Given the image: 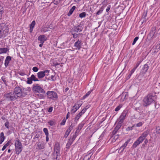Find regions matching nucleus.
I'll list each match as a JSON object with an SVG mask.
<instances>
[{
    "label": "nucleus",
    "instance_id": "5",
    "mask_svg": "<svg viewBox=\"0 0 160 160\" xmlns=\"http://www.w3.org/2000/svg\"><path fill=\"white\" fill-rule=\"evenodd\" d=\"M47 98L52 100H56L58 98L57 93L53 91H48L46 93Z\"/></svg>",
    "mask_w": 160,
    "mask_h": 160
},
{
    "label": "nucleus",
    "instance_id": "39",
    "mask_svg": "<svg viewBox=\"0 0 160 160\" xmlns=\"http://www.w3.org/2000/svg\"><path fill=\"white\" fill-rule=\"evenodd\" d=\"M76 30L77 32H78V31H79L80 32H81L82 31V29L81 28V27L79 26H78L76 28Z\"/></svg>",
    "mask_w": 160,
    "mask_h": 160
},
{
    "label": "nucleus",
    "instance_id": "64",
    "mask_svg": "<svg viewBox=\"0 0 160 160\" xmlns=\"http://www.w3.org/2000/svg\"><path fill=\"white\" fill-rule=\"evenodd\" d=\"M132 129V127H128V128L126 129L127 131H129Z\"/></svg>",
    "mask_w": 160,
    "mask_h": 160
},
{
    "label": "nucleus",
    "instance_id": "43",
    "mask_svg": "<svg viewBox=\"0 0 160 160\" xmlns=\"http://www.w3.org/2000/svg\"><path fill=\"white\" fill-rule=\"evenodd\" d=\"M86 110H87V108H84L79 113L82 115L86 111Z\"/></svg>",
    "mask_w": 160,
    "mask_h": 160
},
{
    "label": "nucleus",
    "instance_id": "29",
    "mask_svg": "<svg viewBox=\"0 0 160 160\" xmlns=\"http://www.w3.org/2000/svg\"><path fill=\"white\" fill-rule=\"evenodd\" d=\"M82 115L79 113L75 117V122H77L80 118Z\"/></svg>",
    "mask_w": 160,
    "mask_h": 160
},
{
    "label": "nucleus",
    "instance_id": "37",
    "mask_svg": "<svg viewBox=\"0 0 160 160\" xmlns=\"http://www.w3.org/2000/svg\"><path fill=\"white\" fill-rule=\"evenodd\" d=\"M70 132V131L67 130L64 135V137L66 138L68 136Z\"/></svg>",
    "mask_w": 160,
    "mask_h": 160
},
{
    "label": "nucleus",
    "instance_id": "33",
    "mask_svg": "<svg viewBox=\"0 0 160 160\" xmlns=\"http://www.w3.org/2000/svg\"><path fill=\"white\" fill-rule=\"evenodd\" d=\"M86 13L85 12H82L80 13L79 15V16L80 18H82L85 17Z\"/></svg>",
    "mask_w": 160,
    "mask_h": 160
},
{
    "label": "nucleus",
    "instance_id": "32",
    "mask_svg": "<svg viewBox=\"0 0 160 160\" xmlns=\"http://www.w3.org/2000/svg\"><path fill=\"white\" fill-rule=\"evenodd\" d=\"M103 10V8L102 7L101 8H100L99 10L96 13V15H99L102 12Z\"/></svg>",
    "mask_w": 160,
    "mask_h": 160
},
{
    "label": "nucleus",
    "instance_id": "8",
    "mask_svg": "<svg viewBox=\"0 0 160 160\" xmlns=\"http://www.w3.org/2000/svg\"><path fill=\"white\" fill-rule=\"evenodd\" d=\"M49 72V70H46L38 72L37 74L38 78L39 79L43 78L45 76L46 73H48Z\"/></svg>",
    "mask_w": 160,
    "mask_h": 160
},
{
    "label": "nucleus",
    "instance_id": "60",
    "mask_svg": "<svg viewBox=\"0 0 160 160\" xmlns=\"http://www.w3.org/2000/svg\"><path fill=\"white\" fill-rule=\"evenodd\" d=\"M119 137L118 135H117L114 136V141H115Z\"/></svg>",
    "mask_w": 160,
    "mask_h": 160
},
{
    "label": "nucleus",
    "instance_id": "46",
    "mask_svg": "<svg viewBox=\"0 0 160 160\" xmlns=\"http://www.w3.org/2000/svg\"><path fill=\"white\" fill-rule=\"evenodd\" d=\"M18 73L21 76H23L26 75V73L20 71L18 72Z\"/></svg>",
    "mask_w": 160,
    "mask_h": 160
},
{
    "label": "nucleus",
    "instance_id": "48",
    "mask_svg": "<svg viewBox=\"0 0 160 160\" xmlns=\"http://www.w3.org/2000/svg\"><path fill=\"white\" fill-rule=\"evenodd\" d=\"M38 70V68L36 67H34L32 68V70L34 72H37Z\"/></svg>",
    "mask_w": 160,
    "mask_h": 160
},
{
    "label": "nucleus",
    "instance_id": "52",
    "mask_svg": "<svg viewBox=\"0 0 160 160\" xmlns=\"http://www.w3.org/2000/svg\"><path fill=\"white\" fill-rule=\"evenodd\" d=\"M125 148V147H124L123 145H122L120 148L119 151L121 150V151L120 152H122L124 150Z\"/></svg>",
    "mask_w": 160,
    "mask_h": 160
},
{
    "label": "nucleus",
    "instance_id": "24",
    "mask_svg": "<svg viewBox=\"0 0 160 160\" xmlns=\"http://www.w3.org/2000/svg\"><path fill=\"white\" fill-rule=\"evenodd\" d=\"M78 130H77L75 133L72 136V138H70L69 140L72 141V142L75 140V138H76L77 136L78 135V134L77 132H78Z\"/></svg>",
    "mask_w": 160,
    "mask_h": 160
},
{
    "label": "nucleus",
    "instance_id": "57",
    "mask_svg": "<svg viewBox=\"0 0 160 160\" xmlns=\"http://www.w3.org/2000/svg\"><path fill=\"white\" fill-rule=\"evenodd\" d=\"M130 141V139L128 140L127 141H126L123 145L125 148L127 146L128 143Z\"/></svg>",
    "mask_w": 160,
    "mask_h": 160
},
{
    "label": "nucleus",
    "instance_id": "49",
    "mask_svg": "<svg viewBox=\"0 0 160 160\" xmlns=\"http://www.w3.org/2000/svg\"><path fill=\"white\" fill-rule=\"evenodd\" d=\"M136 68L135 67H134L133 68V69H132L130 71V77L131 76V75L135 71V70L136 69Z\"/></svg>",
    "mask_w": 160,
    "mask_h": 160
},
{
    "label": "nucleus",
    "instance_id": "25",
    "mask_svg": "<svg viewBox=\"0 0 160 160\" xmlns=\"http://www.w3.org/2000/svg\"><path fill=\"white\" fill-rule=\"evenodd\" d=\"M76 8V7L75 6H73L72 8L70 10L68 14V16H70L73 12L74 10Z\"/></svg>",
    "mask_w": 160,
    "mask_h": 160
},
{
    "label": "nucleus",
    "instance_id": "31",
    "mask_svg": "<svg viewBox=\"0 0 160 160\" xmlns=\"http://www.w3.org/2000/svg\"><path fill=\"white\" fill-rule=\"evenodd\" d=\"M54 154H56V157H57L60 155V151L58 150L54 149Z\"/></svg>",
    "mask_w": 160,
    "mask_h": 160
},
{
    "label": "nucleus",
    "instance_id": "47",
    "mask_svg": "<svg viewBox=\"0 0 160 160\" xmlns=\"http://www.w3.org/2000/svg\"><path fill=\"white\" fill-rule=\"evenodd\" d=\"M143 123L142 122H140L136 124V125L137 127H139L141 126Z\"/></svg>",
    "mask_w": 160,
    "mask_h": 160
},
{
    "label": "nucleus",
    "instance_id": "61",
    "mask_svg": "<svg viewBox=\"0 0 160 160\" xmlns=\"http://www.w3.org/2000/svg\"><path fill=\"white\" fill-rule=\"evenodd\" d=\"M52 110H53L52 107H50L49 108V109L48 110V112H50L52 111Z\"/></svg>",
    "mask_w": 160,
    "mask_h": 160
},
{
    "label": "nucleus",
    "instance_id": "42",
    "mask_svg": "<svg viewBox=\"0 0 160 160\" xmlns=\"http://www.w3.org/2000/svg\"><path fill=\"white\" fill-rule=\"evenodd\" d=\"M4 125L8 129L9 128V122L8 121L6 122L5 123Z\"/></svg>",
    "mask_w": 160,
    "mask_h": 160
},
{
    "label": "nucleus",
    "instance_id": "4",
    "mask_svg": "<svg viewBox=\"0 0 160 160\" xmlns=\"http://www.w3.org/2000/svg\"><path fill=\"white\" fill-rule=\"evenodd\" d=\"M4 98L5 99L8 100H14L17 99L13 92H10L5 93L4 95Z\"/></svg>",
    "mask_w": 160,
    "mask_h": 160
},
{
    "label": "nucleus",
    "instance_id": "26",
    "mask_svg": "<svg viewBox=\"0 0 160 160\" xmlns=\"http://www.w3.org/2000/svg\"><path fill=\"white\" fill-rule=\"evenodd\" d=\"M49 125L51 126H53L55 125L56 121L54 120H50L48 122Z\"/></svg>",
    "mask_w": 160,
    "mask_h": 160
},
{
    "label": "nucleus",
    "instance_id": "13",
    "mask_svg": "<svg viewBox=\"0 0 160 160\" xmlns=\"http://www.w3.org/2000/svg\"><path fill=\"white\" fill-rule=\"evenodd\" d=\"M40 42L44 43L47 40V38L44 35H41L39 36L38 38Z\"/></svg>",
    "mask_w": 160,
    "mask_h": 160
},
{
    "label": "nucleus",
    "instance_id": "55",
    "mask_svg": "<svg viewBox=\"0 0 160 160\" xmlns=\"http://www.w3.org/2000/svg\"><path fill=\"white\" fill-rule=\"evenodd\" d=\"M72 34L73 35V38H77L78 36V34L76 33H73Z\"/></svg>",
    "mask_w": 160,
    "mask_h": 160
},
{
    "label": "nucleus",
    "instance_id": "45",
    "mask_svg": "<svg viewBox=\"0 0 160 160\" xmlns=\"http://www.w3.org/2000/svg\"><path fill=\"white\" fill-rule=\"evenodd\" d=\"M156 132L158 134H160V127H158L156 128Z\"/></svg>",
    "mask_w": 160,
    "mask_h": 160
},
{
    "label": "nucleus",
    "instance_id": "50",
    "mask_svg": "<svg viewBox=\"0 0 160 160\" xmlns=\"http://www.w3.org/2000/svg\"><path fill=\"white\" fill-rule=\"evenodd\" d=\"M125 148V147H124L123 145H122L120 148L119 151L121 150V151L120 152H122L124 150Z\"/></svg>",
    "mask_w": 160,
    "mask_h": 160
},
{
    "label": "nucleus",
    "instance_id": "53",
    "mask_svg": "<svg viewBox=\"0 0 160 160\" xmlns=\"http://www.w3.org/2000/svg\"><path fill=\"white\" fill-rule=\"evenodd\" d=\"M127 95L126 94L125 96H124V95H122L121 96V100L122 101H124V100L125 99Z\"/></svg>",
    "mask_w": 160,
    "mask_h": 160
},
{
    "label": "nucleus",
    "instance_id": "63",
    "mask_svg": "<svg viewBox=\"0 0 160 160\" xmlns=\"http://www.w3.org/2000/svg\"><path fill=\"white\" fill-rule=\"evenodd\" d=\"M110 8V5L108 6V7H107V8L106 9V12H108Z\"/></svg>",
    "mask_w": 160,
    "mask_h": 160
},
{
    "label": "nucleus",
    "instance_id": "14",
    "mask_svg": "<svg viewBox=\"0 0 160 160\" xmlns=\"http://www.w3.org/2000/svg\"><path fill=\"white\" fill-rule=\"evenodd\" d=\"M81 41L80 40H78L74 44V46L77 49L79 50L81 48Z\"/></svg>",
    "mask_w": 160,
    "mask_h": 160
},
{
    "label": "nucleus",
    "instance_id": "27",
    "mask_svg": "<svg viewBox=\"0 0 160 160\" xmlns=\"http://www.w3.org/2000/svg\"><path fill=\"white\" fill-rule=\"evenodd\" d=\"M8 51V49L7 48H0V54L2 53H6Z\"/></svg>",
    "mask_w": 160,
    "mask_h": 160
},
{
    "label": "nucleus",
    "instance_id": "19",
    "mask_svg": "<svg viewBox=\"0 0 160 160\" xmlns=\"http://www.w3.org/2000/svg\"><path fill=\"white\" fill-rule=\"evenodd\" d=\"M122 124H120L119 122H118V124L117 125V126L115 127V128L114 129L113 132V133L115 134L118 130L120 128Z\"/></svg>",
    "mask_w": 160,
    "mask_h": 160
},
{
    "label": "nucleus",
    "instance_id": "11",
    "mask_svg": "<svg viewBox=\"0 0 160 160\" xmlns=\"http://www.w3.org/2000/svg\"><path fill=\"white\" fill-rule=\"evenodd\" d=\"M82 105V104L79 103L78 102L75 103L72 109V112L74 113Z\"/></svg>",
    "mask_w": 160,
    "mask_h": 160
},
{
    "label": "nucleus",
    "instance_id": "7",
    "mask_svg": "<svg viewBox=\"0 0 160 160\" xmlns=\"http://www.w3.org/2000/svg\"><path fill=\"white\" fill-rule=\"evenodd\" d=\"M128 113V111L127 110H124L121 113L118 119V122H119L120 124H122V123Z\"/></svg>",
    "mask_w": 160,
    "mask_h": 160
},
{
    "label": "nucleus",
    "instance_id": "30",
    "mask_svg": "<svg viewBox=\"0 0 160 160\" xmlns=\"http://www.w3.org/2000/svg\"><path fill=\"white\" fill-rule=\"evenodd\" d=\"M92 91V90H91L89 91L88 92L86 93V94L83 97L82 99H84L86 97H88L90 95V94L91 93Z\"/></svg>",
    "mask_w": 160,
    "mask_h": 160
},
{
    "label": "nucleus",
    "instance_id": "41",
    "mask_svg": "<svg viewBox=\"0 0 160 160\" xmlns=\"http://www.w3.org/2000/svg\"><path fill=\"white\" fill-rule=\"evenodd\" d=\"M83 126V125L82 124H79L77 129L78 130V132H79L80 130L82 129Z\"/></svg>",
    "mask_w": 160,
    "mask_h": 160
},
{
    "label": "nucleus",
    "instance_id": "40",
    "mask_svg": "<svg viewBox=\"0 0 160 160\" xmlns=\"http://www.w3.org/2000/svg\"><path fill=\"white\" fill-rule=\"evenodd\" d=\"M138 38H139V37H136L134 38V40H133V42L132 43V45H134L135 44L136 42L138 40Z\"/></svg>",
    "mask_w": 160,
    "mask_h": 160
},
{
    "label": "nucleus",
    "instance_id": "17",
    "mask_svg": "<svg viewBox=\"0 0 160 160\" xmlns=\"http://www.w3.org/2000/svg\"><path fill=\"white\" fill-rule=\"evenodd\" d=\"M149 67L147 64H145L142 69V72L143 73H145L148 71Z\"/></svg>",
    "mask_w": 160,
    "mask_h": 160
},
{
    "label": "nucleus",
    "instance_id": "59",
    "mask_svg": "<svg viewBox=\"0 0 160 160\" xmlns=\"http://www.w3.org/2000/svg\"><path fill=\"white\" fill-rule=\"evenodd\" d=\"M75 32H77L75 28L72 29L71 30V32L72 33V34H73V33H75Z\"/></svg>",
    "mask_w": 160,
    "mask_h": 160
},
{
    "label": "nucleus",
    "instance_id": "38",
    "mask_svg": "<svg viewBox=\"0 0 160 160\" xmlns=\"http://www.w3.org/2000/svg\"><path fill=\"white\" fill-rule=\"evenodd\" d=\"M43 131L46 136L48 135V130L47 128H44L43 129Z\"/></svg>",
    "mask_w": 160,
    "mask_h": 160
},
{
    "label": "nucleus",
    "instance_id": "44",
    "mask_svg": "<svg viewBox=\"0 0 160 160\" xmlns=\"http://www.w3.org/2000/svg\"><path fill=\"white\" fill-rule=\"evenodd\" d=\"M122 105H119L118 107H117L115 109V111H117L120 110V108L122 107Z\"/></svg>",
    "mask_w": 160,
    "mask_h": 160
},
{
    "label": "nucleus",
    "instance_id": "58",
    "mask_svg": "<svg viewBox=\"0 0 160 160\" xmlns=\"http://www.w3.org/2000/svg\"><path fill=\"white\" fill-rule=\"evenodd\" d=\"M73 127V126H72V125H71V126H70L69 128L67 130L70 131L71 132V131Z\"/></svg>",
    "mask_w": 160,
    "mask_h": 160
},
{
    "label": "nucleus",
    "instance_id": "21",
    "mask_svg": "<svg viewBox=\"0 0 160 160\" xmlns=\"http://www.w3.org/2000/svg\"><path fill=\"white\" fill-rule=\"evenodd\" d=\"M43 92H41L40 93L42 94H38L39 98L40 99H44L46 97V92L45 91Z\"/></svg>",
    "mask_w": 160,
    "mask_h": 160
},
{
    "label": "nucleus",
    "instance_id": "28",
    "mask_svg": "<svg viewBox=\"0 0 160 160\" xmlns=\"http://www.w3.org/2000/svg\"><path fill=\"white\" fill-rule=\"evenodd\" d=\"M156 32V29L155 28H152V31L150 32V34L151 35H152V37L154 38V34H155V33Z\"/></svg>",
    "mask_w": 160,
    "mask_h": 160
},
{
    "label": "nucleus",
    "instance_id": "22",
    "mask_svg": "<svg viewBox=\"0 0 160 160\" xmlns=\"http://www.w3.org/2000/svg\"><path fill=\"white\" fill-rule=\"evenodd\" d=\"M35 22L34 21H32V23L30 25V32H32L33 28L35 25Z\"/></svg>",
    "mask_w": 160,
    "mask_h": 160
},
{
    "label": "nucleus",
    "instance_id": "56",
    "mask_svg": "<svg viewBox=\"0 0 160 160\" xmlns=\"http://www.w3.org/2000/svg\"><path fill=\"white\" fill-rule=\"evenodd\" d=\"M130 141V139L128 140L127 141H126L123 145L125 148L127 146L128 143Z\"/></svg>",
    "mask_w": 160,
    "mask_h": 160
},
{
    "label": "nucleus",
    "instance_id": "16",
    "mask_svg": "<svg viewBox=\"0 0 160 160\" xmlns=\"http://www.w3.org/2000/svg\"><path fill=\"white\" fill-rule=\"evenodd\" d=\"M11 57L10 56H7L5 60V65L6 67H7L8 65V64L9 63V62L11 60Z\"/></svg>",
    "mask_w": 160,
    "mask_h": 160
},
{
    "label": "nucleus",
    "instance_id": "3",
    "mask_svg": "<svg viewBox=\"0 0 160 160\" xmlns=\"http://www.w3.org/2000/svg\"><path fill=\"white\" fill-rule=\"evenodd\" d=\"M15 145L16 154L18 155L22 150V146L19 140L17 138L15 140Z\"/></svg>",
    "mask_w": 160,
    "mask_h": 160
},
{
    "label": "nucleus",
    "instance_id": "35",
    "mask_svg": "<svg viewBox=\"0 0 160 160\" xmlns=\"http://www.w3.org/2000/svg\"><path fill=\"white\" fill-rule=\"evenodd\" d=\"M9 144L10 143L9 142H7L3 147L2 148V150H4L7 148V147L9 145Z\"/></svg>",
    "mask_w": 160,
    "mask_h": 160
},
{
    "label": "nucleus",
    "instance_id": "20",
    "mask_svg": "<svg viewBox=\"0 0 160 160\" xmlns=\"http://www.w3.org/2000/svg\"><path fill=\"white\" fill-rule=\"evenodd\" d=\"M92 154V153H89L84 156L83 160H89L91 158Z\"/></svg>",
    "mask_w": 160,
    "mask_h": 160
},
{
    "label": "nucleus",
    "instance_id": "9",
    "mask_svg": "<svg viewBox=\"0 0 160 160\" xmlns=\"http://www.w3.org/2000/svg\"><path fill=\"white\" fill-rule=\"evenodd\" d=\"M32 81H38L39 80L36 78L34 75L32 74L30 77L28 78L27 83L29 84H31L32 83Z\"/></svg>",
    "mask_w": 160,
    "mask_h": 160
},
{
    "label": "nucleus",
    "instance_id": "12",
    "mask_svg": "<svg viewBox=\"0 0 160 160\" xmlns=\"http://www.w3.org/2000/svg\"><path fill=\"white\" fill-rule=\"evenodd\" d=\"M149 133V132L148 131L144 132L138 138L139 139L142 140V141L145 139V138L147 137Z\"/></svg>",
    "mask_w": 160,
    "mask_h": 160
},
{
    "label": "nucleus",
    "instance_id": "2",
    "mask_svg": "<svg viewBox=\"0 0 160 160\" xmlns=\"http://www.w3.org/2000/svg\"><path fill=\"white\" fill-rule=\"evenodd\" d=\"M156 99V96L155 95L150 93L146 96L143 99V104L145 106L150 104Z\"/></svg>",
    "mask_w": 160,
    "mask_h": 160
},
{
    "label": "nucleus",
    "instance_id": "51",
    "mask_svg": "<svg viewBox=\"0 0 160 160\" xmlns=\"http://www.w3.org/2000/svg\"><path fill=\"white\" fill-rule=\"evenodd\" d=\"M125 148V147H124L123 145H122L120 148L119 151L121 150V151L120 152H122L124 150Z\"/></svg>",
    "mask_w": 160,
    "mask_h": 160
},
{
    "label": "nucleus",
    "instance_id": "18",
    "mask_svg": "<svg viewBox=\"0 0 160 160\" xmlns=\"http://www.w3.org/2000/svg\"><path fill=\"white\" fill-rule=\"evenodd\" d=\"M51 29V28H50L49 26L47 27H44L42 28H41V32H46L50 31Z\"/></svg>",
    "mask_w": 160,
    "mask_h": 160
},
{
    "label": "nucleus",
    "instance_id": "6",
    "mask_svg": "<svg viewBox=\"0 0 160 160\" xmlns=\"http://www.w3.org/2000/svg\"><path fill=\"white\" fill-rule=\"evenodd\" d=\"M32 90L34 93H40L45 90L38 84L33 85L32 86Z\"/></svg>",
    "mask_w": 160,
    "mask_h": 160
},
{
    "label": "nucleus",
    "instance_id": "54",
    "mask_svg": "<svg viewBox=\"0 0 160 160\" xmlns=\"http://www.w3.org/2000/svg\"><path fill=\"white\" fill-rule=\"evenodd\" d=\"M66 120L65 119H63L60 123L61 125H65Z\"/></svg>",
    "mask_w": 160,
    "mask_h": 160
},
{
    "label": "nucleus",
    "instance_id": "10",
    "mask_svg": "<svg viewBox=\"0 0 160 160\" xmlns=\"http://www.w3.org/2000/svg\"><path fill=\"white\" fill-rule=\"evenodd\" d=\"M5 25L0 24V38L5 35V33L6 31H5Z\"/></svg>",
    "mask_w": 160,
    "mask_h": 160
},
{
    "label": "nucleus",
    "instance_id": "62",
    "mask_svg": "<svg viewBox=\"0 0 160 160\" xmlns=\"http://www.w3.org/2000/svg\"><path fill=\"white\" fill-rule=\"evenodd\" d=\"M140 62H137V63L136 64V66H135L134 67L136 68H137L138 67V66L140 64Z\"/></svg>",
    "mask_w": 160,
    "mask_h": 160
},
{
    "label": "nucleus",
    "instance_id": "34",
    "mask_svg": "<svg viewBox=\"0 0 160 160\" xmlns=\"http://www.w3.org/2000/svg\"><path fill=\"white\" fill-rule=\"evenodd\" d=\"M72 142L69 140L68 142L67 143L66 145V148H69L71 144L72 143Z\"/></svg>",
    "mask_w": 160,
    "mask_h": 160
},
{
    "label": "nucleus",
    "instance_id": "23",
    "mask_svg": "<svg viewBox=\"0 0 160 160\" xmlns=\"http://www.w3.org/2000/svg\"><path fill=\"white\" fill-rule=\"evenodd\" d=\"M5 139V137L4 136V133L2 132L0 133V144H1L3 142Z\"/></svg>",
    "mask_w": 160,
    "mask_h": 160
},
{
    "label": "nucleus",
    "instance_id": "36",
    "mask_svg": "<svg viewBox=\"0 0 160 160\" xmlns=\"http://www.w3.org/2000/svg\"><path fill=\"white\" fill-rule=\"evenodd\" d=\"M54 149H57L58 150H60L59 144L58 142L56 143Z\"/></svg>",
    "mask_w": 160,
    "mask_h": 160
},
{
    "label": "nucleus",
    "instance_id": "15",
    "mask_svg": "<svg viewBox=\"0 0 160 160\" xmlns=\"http://www.w3.org/2000/svg\"><path fill=\"white\" fill-rule=\"evenodd\" d=\"M142 142L140 139H139V138H138L137 140L133 143L132 146V147L134 148H136L138 145L141 143Z\"/></svg>",
    "mask_w": 160,
    "mask_h": 160
},
{
    "label": "nucleus",
    "instance_id": "1",
    "mask_svg": "<svg viewBox=\"0 0 160 160\" xmlns=\"http://www.w3.org/2000/svg\"><path fill=\"white\" fill-rule=\"evenodd\" d=\"M26 88H21L19 87H16L14 89L13 93L17 99L18 98L24 97L26 95Z\"/></svg>",
    "mask_w": 160,
    "mask_h": 160
}]
</instances>
